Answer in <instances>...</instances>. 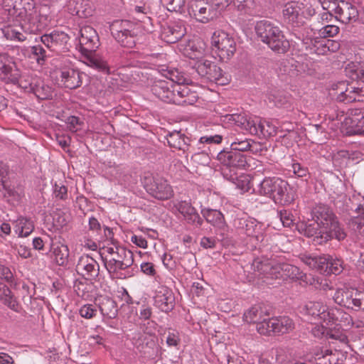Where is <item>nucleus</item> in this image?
<instances>
[{
  "label": "nucleus",
  "mask_w": 364,
  "mask_h": 364,
  "mask_svg": "<svg viewBox=\"0 0 364 364\" xmlns=\"http://www.w3.org/2000/svg\"><path fill=\"white\" fill-rule=\"evenodd\" d=\"M312 219L298 225L299 231L307 237H313L315 245H322L336 239L343 240L346 234L332 211L326 205L318 204L311 209Z\"/></svg>",
  "instance_id": "f257e3e1"
},
{
  "label": "nucleus",
  "mask_w": 364,
  "mask_h": 364,
  "mask_svg": "<svg viewBox=\"0 0 364 364\" xmlns=\"http://www.w3.org/2000/svg\"><path fill=\"white\" fill-rule=\"evenodd\" d=\"M101 254L105 267L109 274L122 278L121 270H124L133 264L134 258L132 251L124 247H103Z\"/></svg>",
  "instance_id": "f03ea898"
},
{
  "label": "nucleus",
  "mask_w": 364,
  "mask_h": 364,
  "mask_svg": "<svg viewBox=\"0 0 364 364\" xmlns=\"http://www.w3.org/2000/svg\"><path fill=\"white\" fill-rule=\"evenodd\" d=\"M259 191L282 205L290 204L294 200V192L288 182L277 177L265 178L260 183Z\"/></svg>",
  "instance_id": "7ed1b4c3"
},
{
  "label": "nucleus",
  "mask_w": 364,
  "mask_h": 364,
  "mask_svg": "<svg viewBox=\"0 0 364 364\" xmlns=\"http://www.w3.org/2000/svg\"><path fill=\"white\" fill-rule=\"evenodd\" d=\"M255 31L261 41L277 53H285L290 48L289 41L278 26L267 21H260L255 26Z\"/></svg>",
  "instance_id": "20e7f679"
},
{
  "label": "nucleus",
  "mask_w": 364,
  "mask_h": 364,
  "mask_svg": "<svg viewBox=\"0 0 364 364\" xmlns=\"http://www.w3.org/2000/svg\"><path fill=\"white\" fill-rule=\"evenodd\" d=\"M80 43L84 46L85 50L90 53L87 57V65L104 74H109V67L107 61L100 56L92 54L100 46L98 34L92 27L86 26L80 29Z\"/></svg>",
  "instance_id": "39448f33"
},
{
  "label": "nucleus",
  "mask_w": 364,
  "mask_h": 364,
  "mask_svg": "<svg viewBox=\"0 0 364 364\" xmlns=\"http://www.w3.org/2000/svg\"><path fill=\"white\" fill-rule=\"evenodd\" d=\"M305 314L312 317L320 322L326 324L334 323L341 326V322H348L351 320L350 316L340 309H333L328 311V307L322 302L309 301L303 308Z\"/></svg>",
  "instance_id": "423d86ee"
},
{
  "label": "nucleus",
  "mask_w": 364,
  "mask_h": 364,
  "mask_svg": "<svg viewBox=\"0 0 364 364\" xmlns=\"http://www.w3.org/2000/svg\"><path fill=\"white\" fill-rule=\"evenodd\" d=\"M217 159L222 165L221 173L225 178L230 181L237 179L238 170L249 166L247 156L236 151H220L217 155Z\"/></svg>",
  "instance_id": "0eeeda50"
},
{
  "label": "nucleus",
  "mask_w": 364,
  "mask_h": 364,
  "mask_svg": "<svg viewBox=\"0 0 364 364\" xmlns=\"http://www.w3.org/2000/svg\"><path fill=\"white\" fill-rule=\"evenodd\" d=\"M111 31L115 40L127 48L134 47L141 33L140 26L128 20L115 22Z\"/></svg>",
  "instance_id": "6e6552de"
},
{
  "label": "nucleus",
  "mask_w": 364,
  "mask_h": 364,
  "mask_svg": "<svg viewBox=\"0 0 364 364\" xmlns=\"http://www.w3.org/2000/svg\"><path fill=\"white\" fill-rule=\"evenodd\" d=\"M191 69L205 80L213 82L220 85L228 83V78L224 76L222 69L211 60L204 58L193 62Z\"/></svg>",
  "instance_id": "1a4fd4ad"
},
{
  "label": "nucleus",
  "mask_w": 364,
  "mask_h": 364,
  "mask_svg": "<svg viewBox=\"0 0 364 364\" xmlns=\"http://www.w3.org/2000/svg\"><path fill=\"white\" fill-rule=\"evenodd\" d=\"M213 51L223 61L230 60L236 51V42L227 32L222 30L213 33L211 38Z\"/></svg>",
  "instance_id": "9d476101"
},
{
  "label": "nucleus",
  "mask_w": 364,
  "mask_h": 364,
  "mask_svg": "<svg viewBox=\"0 0 364 364\" xmlns=\"http://www.w3.org/2000/svg\"><path fill=\"white\" fill-rule=\"evenodd\" d=\"M143 183L146 191L159 200H167L173 195L167 181L159 176L148 174L144 177Z\"/></svg>",
  "instance_id": "9b49d317"
},
{
  "label": "nucleus",
  "mask_w": 364,
  "mask_h": 364,
  "mask_svg": "<svg viewBox=\"0 0 364 364\" xmlns=\"http://www.w3.org/2000/svg\"><path fill=\"white\" fill-rule=\"evenodd\" d=\"M333 298L336 304L347 309L364 310V291L353 289H339Z\"/></svg>",
  "instance_id": "f8f14e48"
},
{
  "label": "nucleus",
  "mask_w": 364,
  "mask_h": 364,
  "mask_svg": "<svg viewBox=\"0 0 364 364\" xmlns=\"http://www.w3.org/2000/svg\"><path fill=\"white\" fill-rule=\"evenodd\" d=\"M171 80H158L151 86L153 94L161 100L175 104L176 100V84L174 82V77H177V71H169Z\"/></svg>",
  "instance_id": "ddd939ff"
},
{
  "label": "nucleus",
  "mask_w": 364,
  "mask_h": 364,
  "mask_svg": "<svg viewBox=\"0 0 364 364\" xmlns=\"http://www.w3.org/2000/svg\"><path fill=\"white\" fill-rule=\"evenodd\" d=\"M20 85L28 92L33 93L39 100H48L52 97V87L40 77L22 78Z\"/></svg>",
  "instance_id": "4468645a"
},
{
  "label": "nucleus",
  "mask_w": 364,
  "mask_h": 364,
  "mask_svg": "<svg viewBox=\"0 0 364 364\" xmlns=\"http://www.w3.org/2000/svg\"><path fill=\"white\" fill-rule=\"evenodd\" d=\"M41 42L53 52H64L68 49L69 36L63 31H53L41 37Z\"/></svg>",
  "instance_id": "2eb2a0df"
},
{
  "label": "nucleus",
  "mask_w": 364,
  "mask_h": 364,
  "mask_svg": "<svg viewBox=\"0 0 364 364\" xmlns=\"http://www.w3.org/2000/svg\"><path fill=\"white\" fill-rule=\"evenodd\" d=\"M154 306L163 312L168 313L175 306V297L172 291L166 287L158 288L154 297Z\"/></svg>",
  "instance_id": "dca6fc26"
},
{
  "label": "nucleus",
  "mask_w": 364,
  "mask_h": 364,
  "mask_svg": "<svg viewBox=\"0 0 364 364\" xmlns=\"http://www.w3.org/2000/svg\"><path fill=\"white\" fill-rule=\"evenodd\" d=\"M186 33V28L181 21L172 22L163 27L161 38L167 43H175Z\"/></svg>",
  "instance_id": "f3484780"
},
{
  "label": "nucleus",
  "mask_w": 364,
  "mask_h": 364,
  "mask_svg": "<svg viewBox=\"0 0 364 364\" xmlns=\"http://www.w3.org/2000/svg\"><path fill=\"white\" fill-rule=\"evenodd\" d=\"M76 270L86 279H92L98 276L100 266L92 257L88 255H83L78 260Z\"/></svg>",
  "instance_id": "a211bd4d"
},
{
  "label": "nucleus",
  "mask_w": 364,
  "mask_h": 364,
  "mask_svg": "<svg viewBox=\"0 0 364 364\" xmlns=\"http://www.w3.org/2000/svg\"><path fill=\"white\" fill-rule=\"evenodd\" d=\"M166 140L171 147L181 150L186 154V158L188 157V153H192L193 146L191 140L181 131L169 132L166 136Z\"/></svg>",
  "instance_id": "6ab92c4d"
},
{
  "label": "nucleus",
  "mask_w": 364,
  "mask_h": 364,
  "mask_svg": "<svg viewBox=\"0 0 364 364\" xmlns=\"http://www.w3.org/2000/svg\"><path fill=\"white\" fill-rule=\"evenodd\" d=\"M252 267L255 271L259 272L267 279H282L281 262H262L256 259L253 261Z\"/></svg>",
  "instance_id": "aec40b11"
},
{
  "label": "nucleus",
  "mask_w": 364,
  "mask_h": 364,
  "mask_svg": "<svg viewBox=\"0 0 364 364\" xmlns=\"http://www.w3.org/2000/svg\"><path fill=\"white\" fill-rule=\"evenodd\" d=\"M237 229L249 237H255L259 240L262 237L261 225L256 220L247 218H237L234 220Z\"/></svg>",
  "instance_id": "412c9836"
},
{
  "label": "nucleus",
  "mask_w": 364,
  "mask_h": 364,
  "mask_svg": "<svg viewBox=\"0 0 364 364\" xmlns=\"http://www.w3.org/2000/svg\"><path fill=\"white\" fill-rule=\"evenodd\" d=\"M86 77L85 73L79 70L68 68L61 71V81L65 87L70 90L80 87L82 84L83 77Z\"/></svg>",
  "instance_id": "4be33fe9"
},
{
  "label": "nucleus",
  "mask_w": 364,
  "mask_h": 364,
  "mask_svg": "<svg viewBox=\"0 0 364 364\" xmlns=\"http://www.w3.org/2000/svg\"><path fill=\"white\" fill-rule=\"evenodd\" d=\"M192 11L197 21L202 23H207L213 18L215 10L213 4L205 2L203 0H198L191 6Z\"/></svg>",
  "instance_id": "5701e85b"
},
{
  "label": "nucleus",
  "mask_w": 364,
  "mask_h": 364,
  "mask_svg": "<svg viewBox=\"0 0 364 364\" xmlns=\"http://www.w3.org/2000/svg\"><path fill=\"white\" fill-rule=\"evenodd\" d=\"M177 209L182 214L188 223L200 227L203 224V219L200 217L194 207L186 201H181L177 205Z\"/></svg>",
  "instance_id": "b1692460"
},
{
  "label": "nucleus",
  "mask_w": 364,
  "mask_h": 364,
  "mask_svg": "<svg viewBox=\"0 0 364 364\" xmlns=\"http://www.w3.org/2000/svg\"><path fill=\"white\" fill-rule=\"evenodd\" d=\"M176 105L186 106L192 105L196 102L198 97L195 92H192L186 85L177 82Z\"/></svg>",
  "instance_id": "393cba45"
},
{
  "label": "nucleus",
  "mask_w": 364,
  "mask_h": 364,
  "mask_svg": "<svg viewBox=\"0 0 364 364\" xmlns=\"http://www.w3.org/2000/svg\"><path fill=\"white\" fill-rule=\"evenodd\" d=\"M7 77L10 80H17L19 77V72L16 68L15 63L6 54L0 55V76Z\"/></svg>",
  "instance_id": "a878e982"
},
{
  "label": "nucleus",
  "mask_w": 364,
  "mask_h": 364,
  "mask_svg": "<svg viewBox=\"0 0 364 364\" xmlns=\"http://www.w3.org/2000/svg\"><path fill=\"white\" fill-rule=\"evenodd\" d=\"M302 4L298 1H290L284 5L283 9V15L284 18L290 23L299 26L301 23V11L302 9Z\"/></svg>",
  "instance_id": "bb28decb"
},
{
  "label": "nucleus",
  "mask_w": 364,
  "mask_h": 364,
  "mask_svg": "<svg viewBox=\"0 0 364 364\" xmlns=\"http://www.w3.org/2000/svg\"><path fill=\"white\" fill-rule=\"evenodd\" d=\"M68 6L70 14L80 18H87L93 13L92 7L88 0H70Z\"/></svg>",
  "instance_id": "cd10ccee"
},
{
  "label": "nucleus",
  "mask_w": 364,
  "mask_h": 364,
  "mask_svg": "<svg viewBox=\"0 0 364 364\" xmlns=\"http://www.w3.org/2000/svg\"><path fill=\"white\" fill-rule=\"evenodd\" d=\"M235 123L242 129L252 135L259 136L262 119L258 117H247L246 116H237L235 119Z\"/></svg>",
  "instance_id": "c85d7f7f"
},
{
  "label": "nucleus",
  "mask_w": 364,
  "mask_h": 364,
  "mask_svg": "<svg viewBox=\"0 0 364 364\" xmlns=\"http://www.w3.org/2000/svg\"><path fill=\"white\" fill-rule=\"evenodd\" d=\"M272 330L275 334H284L292 331L294 328V323L291 318L287 316H279L272 318Z\"/></svg>",
  "instance_id": "c756f323"
},
{
  "label": "nucleus",
  "mask_w": 364,
  "mask_h": 364,
  "mask_svg": "<svg viewBox=\"0 0 364 364\" xmlns=\"http://www.w3.org/2000/svg\"><path fill=\"white\" fill-rule=\"evenodd\" d=\"M97 301L99 309L104 316L114 318L117 316V303L112 299L105 296H100Z\"/></svg>",
  "instance_id": "7c9ffc66"
},
{
  "label": "nucleus",
  "mask_w": 364,
  "mask_h": 364,
  "mask_svg": "<svg viewBox=\"0 0 364 364\" xmlns=\"http://www.w3.org/2000/svg\"><path fill=\"white\" fill-rule=\"evenodd\" d=\"M269 315L265 306L256 305L251 307L244 314V320L247 323H257L261 321H265Z\"/></svg>",
  "instance_id": "2f4dec72"
},
{
  "label": "nucleus",
  "mask_w": 364,
  "mask_h": 364,
  "mask_svg": "<svg viewBox=\"0 0 364 364\" xmlns=\"http://www.w3.org/2000/svg\"><path fill=\"white\" fill-rule=\"evenodd\" d=\"M50 250L52 252V255L54 257L56 264L60 266H63L68 262L69 250L67 245L61 244L59 242H52L50 243Z\"/></svg>",
  "instance_id": "473e14b6"
},
{
  "label": "nucleus",
  "mask_w": 364,
  "mask_h": 364,
  "mask_svg": "<svg viewBox=\"0 0 364 364\" xmlns=\"http://www.w3.org/2000/svg\"><path fill=\"white\" fill-rule=\"evenodd\" d=\"M4 190V198L12 205L18 204L22 197L24 196V191L21 185L16 186H11V183L6 186L5 188H2L1 191Z\"/></svg>",
  "instance_id": "72a5a7b5"
},
{
  "label": "nucleus",
  "mask_w": 364,
  "mask_h": 364,
  "mask_svg": "<svg viewBox=\"0 0 364 364\" xmlns=\"http://www.w3.org/2000/svg\"><path fill=\"white\" fill-rule=\"evenodd\" d=\"M280 269L282 272V279L283 280L289 278L294 280L305 282L307 279L306 274L301 272L300 269L294 265L283 262L281 263Z\"/></svg>",
  "instance_id": "f704fd0d"
},
{
  "label": "nucleus",
  "mask_w": 364,
  "mask_h": 364,
  "mask_svg": "<svg viewBox=\"0 0 364 364\" xmlns=\"http://www.w3.org/2000/svg\"><path fill=\"white\" fill-rule=\"evenodd\" d=\"M138 341L140 343L137 346V349L141 353L148 357H151L154 355L155 349H157L155 337L145 335L139 339Z\"/></svg>",
  "instance_id": "c9c22d12"
},
{
  "label": "nucleus",
  "mask_w": 364,
  "mask_h": 364,
  "mask_svg": "<svg viewBox=\"0 0 364 364\" xmlns=\"http://www.w3.org/2000/svg\"><path fill=\"white\" fill-rule=\"evenodd\" d=\"M355 213L357 215L349 220L348 225L355 232L364 236V205H358L355 208Z\"/></svg>",
  "instance_id": "e433bc0d"
},
{
  "label": "nucleus",
  "mask_w": 364,
  "mask_h": 364,
  "mask_svg": "<svg viewBox=\"0 0 364 364\" xmlns=\"http://www.w3.org/2000/svg\"><path fill=\"white\" fill-rule=\"evenodd\" d=\"M201 213L206 221L213 226L218 228H222L225 226L224 216L219 210L204 209L202 210Z\"/></svg>",
  "instance_id": "4c0bfd02"
},
{
  "label": "nucleus",
  "mask_w": 364,
  "mask_h": 364,
  "mask_svg": "<svg viewBox=\"0 0 364 364\" xmlns=\"http://www.w3.org/2000/svg\"><path fill=\"white\" fill-rule=\"evenodd\" d=\"M364 90L363 88L355 87L349 85L345 89V92L341 97H338V102L346 104L351 103L357 100L358 96H363Z\"/></svg>",
  "instance_id": "58836bf2"
},
{
  "label": "nucleus",
  "mask_w": 364,
  "mask_h": 364,
  "mask_svg": "<svg viewBox=\"0 0 364 364\" xmlns=\"http://www.w3.org/2000/svg\"><path fill=\"white\" fill-rule=\"evenodd\" d=\"M345 72L351 80L364 82V63L348 65Z\"/></svg>",
  "instance_id": "ea45409f"
},
{
  "label": "nucleus",
  "mask_w": 364,
  "mask_h": 364,
  "mask_svg": "<svg viewBox=\"0 0 364 364\" xmlns=\"http://www.w3.org/2000/svg\"><path fill=\"white\" fill-rule=\"evenodd\" d=\"M16 232H18L20 237H27L33 230L34 226L33 223L25 218H19L16 221Z\"/></svg>",
  "instance_id": "a19ab883"
},
{
  "label": "nucleus",
  "mask_w": 364,
  "mask_h": 364,
  "mask_svg": "<svg viewBox=\"0 0 364 364\" xmlns=\"http://www.w3.org/2000/svg\"><path fill=\"white\" fill-rule=\"evenodd\" d=\"M352 122H356V124L350 128L348 133L350 135H364V112L356 114Z\"/></svg>",
  "instance_id": "79ce46f5"
},
{
  "label": "nucleus",
  "mask_w": 364,
  "mask_h": 364,
  "mask_svg": "<svg viewBox=\"0 0 364 364\" xmlns=\"http://www.w3.org/2000/svg\"><path fill=\"white\" fill-rule=\"evenodd\" d=\"M277 127L271 122L262 120L259 137L267 138L277 134Z\"/></svg>",
  "instance_id": "37998d69"
},
{
  "label": "nucleus",
  "mask_w": 364,
  "mask_h": 364,
  "mask_svg": "<svg viewBox=\"0 0 364 364\" xmlns=\"http://www.w3.org/2000/svg\"><path fill=\"white\" fill-rule=\"evenodd\" d=\"M4 36L10 41H16L19 42L24 41L26 39V36L23 33L16 30V28L8 27L1 29Z\"/></svg>",
  "instance_id": "c03bdc74"
},
{
  "label": "nucleus",
  "mask_w": 364,
  "mask_h": 364,
  "mask_svg": "<svg viewBox=\"0 0 364 364\" xmlns=\"http://www.w3.org/2000/svg\"><path fill=\"white\" fill-rule=\"evenodd\" d=\"M203 54L204 48L200 46H197L194 43L190 45L189 48L186 49V55L190 59L193 60L194 62L204 59Z\"/></svg>",
  "instance_id": "a18cd8bd"
},
{
  "label": "nucleus",
  "mask_w": 364,
  "mask_h": 364,
  "mask_svg": "<svg viewBox=\"0 0 364 364\" xmlns=\"http://www.w3.org/2000/svg\"><path fill=\"white\" fill-rule=\"evenodd\" d=\"M341 4L345 6V11L341 16V21L344 23H348L351 20H355L358 16L357 9L351 4L345 3L344 1H341Z\"/></svg>",
  "instance_id": "49530a36"
},
{
  "label": "nucleus",
  "mask_w": 364,
  "mask_h": 364,
  "mask_svg": "<svg viewBox=\"0 0 364 364\" xmlns=\"http://www.w3.org/2000/svg\"><path fill=\"white\" fill-rule=\"evenodd\" d=\"M193 150V151L192 153H188V155L191 154V161H193L194 163L203 166H205L209 164L210 157L206 152L203 151L200 152H196V149L194 146Z\"/></svg>",
  "instance_id": "de8ad7c7"
},
{
  "label": "nucleus",
  "mask_w": 364,
  "mask_h": 364,
  "mask_svg": "<svg viewBox=\"0 0 364 364\" xmlns=\"http://www.w3.org/2000/svg\"><path fill=\"white\" fill-rule=\"evenodd\" d=\"M251 147L250 142L247 139L240 140L236 139L235 141L231 143L230 149L238 152H244L250 149Z\"/></svg>",
  "instance_id": "09e8293b"
},
{
  "label": "nucleus",
  "mask_w": 364,
  "mask_h": 364,
  "mask_svg": "<svg viewBox=\"0 0 364 364\" xmlns=\"http://www.w3.org/2000/svg\"><path fill=\"white\" fill-rule=\"evenodd\" d=\"M271 318H269V315L267 316V318L265 321H261L257 323V331L259 333L263 335H269L272 332L273 333V330H272V323H270Z\"/></svg>",
  "instance_id": "8fccbe9b"
},
{
  "label": "nucleus",
  "mask_w": 364,
  "mask_h": 364,
  "mask_svg": "<svg viewBox=\"0 0 364 364\" xmlns=\"http://www.w3.org/2000/svg\"><path fill=\"white\" fill-rule=\"evenodd\" d=\"M343 261L340 259L330 258L329 266H328V274H339L343 270Z\"/></svg>",
  "instance_id": "3c124183"
},
{
  "label": "nucleus",
  "mask_w": 364,
  "mask_h": 364,
  "mask_svg": "<svg viewBox=\"0 0 364 364\" xmlns=\"http://www.w3.org/2000/svg\"><path fill=\"white\" fill-rule=\"evenodd\" d=\"M315 259L316 260V263L314 269L319 271L321 273L328 274L330 258L326 257H316Z\"/></svg>",
  "instance_id": "603ef678"
},
{
  "label": "nucleus",
  "mask_w": 364,
  "mask_h": 364,
  "mask_svg": "<svg viewBox=\"0 0 364 364\" xmlns=\"http://www.w3.org/2000/svg\"><path fill=\"white\" fill-rule=\"evenodd\" d=\"M338 32V26L333 24H329L323 26L322 28L319 30V35L321 37L326 38L328 37H333L336 35H337Z\"/></svg>",
  "instance_id": "864d4df0"
},
{
  "label": "nucleus",
  "mask_w": 364,
  "mask_h": 364,
  "mask_svg": "<svg viewBox=\"0 0 364 364\" xmlns=\"http://www.w3.org/2000/svg\"><path fill=\"white\" fill-rule=\"evenodd\" d=\"M277 215L284 227H291L294 225L293 215L287 210H282L277 213Z\"/></svg>",
  "instance_id": "5fc2aeb1"
},
{
  "label": "nucleus",
  "mask_w": 364,
  "mask_h": 364,
  "mask_svg": "<svg viewBox=\"0 0 364 364\" xmlns=\"http://www.w3.org/2000/svg\"><path fill=\"white\" fill-rule=\"evenodd\" d=\"M9 167L3 164H0V191L2 188H5L6 185L10 183L9 177Z\"/></svg>",
  "instance_id": "6e6d98bb"
},
{
  "label": "nucleus",
  "mask_w": 364,
  "mask_h": 364,
  "mask_svg": "<svg viewBox=\"0 0 364 364\" xmlns=\"http://www.w3.org/2000/svg\"><path fill=\"white\" fill-rule=\"evenodd\" d=\"M89 230L95 234V240H97L102 232V226L100 222L94 217H91L89 219Z\"/></svg>",
  "instance_id": "4d7b16f0"
},
{
  "label": "nucleus",
  "mask_w": 364,
  "mask_h": 364,
  "mask_svg": "<svg viewBox=\"0 0 364 364\" xmlns=\"http://www.w3.org/2000/svg\"><path fill=\"white\" fill-rule=\"evenodd\" d=\"M97 309L92 304H85L80 309V314L85 318H91L96 315Z\"/></svg>",
  "instance_id": "13d9d810"
},
{
  "label": "nucleus",
  "mask_w": 364,
  "mask_h": 364,
  "mask_svg": "<svg viewBox=\"0 0 364 364\" xmlns=\"http://www.w3.org/2000/svg\"><path fill=\"white\" fill-rule=\"evenodd\" d=\"M66 123L68 129L72 132H77L80 128L81 122L80 119L75 116H70L67 118Z\"/></svg>",
  "instance_id": "bf43d9fd"
},
{
  "label": "nucleus",
  "mask_w": 364,
  "mask_h": 364,
  "mask_svg": "<svg viewBox=\"0 0 364 364\" xmlns=\"http://www.w3.org/2000/svg\"><path fill=\"white\" fill-rule=\"evenodd\" d=\"M348 86V85L343 81L339 82L337 84L333 85L332 88V91L333 92L331 93V95L336 97L337 101H338V97H341V95H343L345 92V89H346Z\"/></svg>",
  "instance_id": "052dcab7"
},
{
  "label": "nucleus",
  "mask_w": 364,
  "mask_h": 364,
  "mask_svg": "<svg viewBox=\"0 0 364 364\" xmlns=\"http://www.w3.org/2000/svg\"><path fill=\"white\" fill-rule=\"evenodd\" d=\"M32 53L36 56V60L40 64L41 61H44L47 57L46 50L40 45L32 47Z\"/></svg>",
  "instance_id": "680f3d73"
},
{
  "label": "nucleus",
  "mask_w": 364,
  "mask_h": 364,
  "mask_svg": "<svg viewBox=\"0 0 364 364\" xmlns=\"http://www.w3.org/2000/svg\"><path fill=\"white\" fill-rule=\"evenodd\" d=\"M6 302L2 303L5 306H8L10 309L19 312L21 309V305L17 301L16 298L14 295V294H11V296H9L6 300Z\"/></svg>",
  "instance_id": "e2e57ef3"
},
{
  "label": "nucleus",
  "mask_w": 364,
  "mask_h": 364,
  "mask_svg": "<svg viewBox=\"0 0 364 364\" xmlns=\"http://www.w3.org/2000/svg\"><path fill=\"white\" fill-rule=\"evenodd\" d=\"M232 3L239 11H245L253 6L254 0H233Z\"/></svg>",
  "instance_id": "0e129e2a"
},
{
  "label": "nucleus",
  "mask_w": 364,
  "mask_h": 364,
  "mask_svg": "<svg viewBox=\"0 0 364 364\" xmlns=\"http://www.w3.org/2000/svg\"><path fill=\"white\" fill-rule=\"evenodd\" d=\"M53 221L57 227L61 228L66 225L68 223L67 217L62 211H58L54 214Z\"/></svg>",
  "instance_id": "69168bd1"
},
{
  "label": "nucleus",
  "mask_w": 364,
  "mask_h": 364,
  "mask_svg": "<svg viewBox=\"0 0 364 364\" xmlns=\"http://www.w3.org/2000/svg\"><path fill=\"white\" fill-rule=\"evenodd\" d=\"M325 44L324 40L321 41H315V43L314 44L311 50H314V52L318 55H325L328 53Z\"/></svg>",
  "instance_id": "338daca9"
},
{
  "label": "nucleus",
  "mask_w": 364,
  "mask_h": 364,
  "mask_svg": "<svg viewBox=\"0 0 364 364\" xmlns=\"http://www.w3.org/2000/svg\"><path fill=\"white\" fill-rule=\"evenodd\" d=\"M113 237L114 233L112 231V229H110L107 226L103 227V233L102 231L101 232V235L98 237L97 241L101 242L103 240H111L113 241Z\"/></svg>",
  "instance_id": "774afa93"
}]
</instances>
